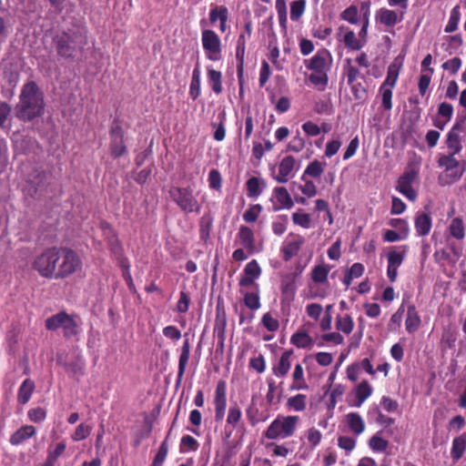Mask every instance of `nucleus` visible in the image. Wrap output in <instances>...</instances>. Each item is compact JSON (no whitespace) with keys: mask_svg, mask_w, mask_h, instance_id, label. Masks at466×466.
<instances>
[{"mask_svg":"<svg viewBox=\"0 0 466 466\" xmlns=\"http://www.w3.org/2000/svg\"><path fill=\"white\" fill-rule=\"evenodd\" d=\"M81 266L78 255L68 248H49L36 256L33 268L46 279H65Z\"/></svg>","mask_w":466,"mask_h":466,"instance_id":"f257e3e1","label":"nucleus"},{"mask_svg":"<svg viewBox=\"0 0 466 466\" xmlns=\"http://www.w3.org/2000/svg\"><path fill=\"white\" fill-rule=\"evenodd\" d=\"M53 174L43 166H28L24 173L22 188L25 198L43 200L53 193Z\"/></svg>","mask_w":466,"mask_h":466,"instance_id":"f03ea898","label":"nucleus"},{"mask_svg":"<svg viewBox=\"0 0 466 466\" xmlns=\"http://www.w3.org/2000/svg\"><path fill=\"white\" fill-rule=\"evenodd\" d=\"M44 95L35 81L24 85L19 103L15 106L16 116L24 121H31L44 113Z\"/></svg>","mask_w":466,"mask_h":466,"instance_id":"7ed1b4c3","label":"nucleus"},{"mask_svg":"<svg viewBox=\"0 0 466 466\" xmlns=\"http://www.w3.org/2000/svg\"><path fill=\"white\" fill-rule=\"evenodd\" d=\"M52 41L57 56L66 59L74 58L87 44L86 31L84 28L62 31L56 34Z\"/></svg>","mask_w":466,"mask_h":466,"instance_id":"20e7f679","label":"nucleus"},{"mask_svg":"<svg viewBox=\"0 0 466 466\" xmlns=\"http://www.w3.org/2000/svg\"><path fill=\"white\" fill-rule=\"evenodd\" d=\"M298 420L297 416H287L282 420L278 418L268 427L264 436L268 440L290 437L295 431Z\"/></svg>","mask_w":466,"mask_h":466,"instance_id":"39448f33","label":"nucleus"},{"mask_svg":"<svg viewBox=\"0 0 466 466\" xmlns=\"http://www.w3.org/2000/svg\"><path fill=\"white\" fill-rule=\"evenodd\" d=\"M109 151L114 159L119 158L127 153L125 143V132L118 118H115L109 130Z\"/></svg>","mask_w":466,"mask_h":466,"instance_id":"423d86ee","label":"nucleus"},{"mask_svg":"<svg viewBox=\"0 0 466 466\" xmlns=\"http://www.w3.org/2000/svg\"><path fill=\"white\" fill-rule=\"evenodd\" d=\"M169 195L183 211L190 213L199 210L198 200L194 198L190 189L186 187H172L169 190Z\"/></svg>","mask_w":466,"mask_h":466,"instance_id":"0eeeda50","label":"nucleus"},{"mask_svg":"<svg viewBox=\"0 0 466 466\" xmlns=\"http://www.w3.org/2000/svg\"><path fill=\"white\" fill-rule=\"evenodd\" d=\"M456 154L449 153L448 155H441L438 159V165L444 167L445 171H451L450 177L453 180H459L464 171V167L458 169L460 162L455 158Z\"/></svg>","mask_w":466,"mask_h":466,"instance_id":"6e6552de","label":"nucleus"},{"mask_svg":"<svg viewBox=\"0 0 466 466\" xmlns=\"http://www.w3.org/2000/svg\"><path fill=\"white\" fill-rule=\"evenodd\" d=\"M463 131V126L461 123H456L449 131L446 139V145L449 153L458 154L461 152L462 146L461 143V132Z\"/></svg>","mask_w":466,"mask_h":466,"instance_id":"1a4fd4ad","label":"nucleus"},{"mask_svg":"<svg viewBox=\"0 0 466 466\" xmlns=\"http://www.w3.org/2000/svg\"><path fill=\"white\" fill-rule=\"evenodd\" d=\"M261 268L257 260L248 262L244 268V275L239 279V286L248 287L254 284L255 279L259 277Z\"/></svg>","mask_w":466,"mask_h":466,"instance_id":"9d476101","label":"nucleus"},{"mask_svg":"<svg viewBox=\"0 0 466 466\" xmlns=\"http://www.w3.org/2000/svg\"><path fill=\"white\" fill-rule=\"evenodd\" d=\"M202 44L204 49L210 54H218L221 50L220 40L212 30L206 29L202 32Z\"/></svg>","mask_w":466,"mask_h":466,"instance_id":"9b49d317","label":"nucleus"},{"mask_svg":"<svg viewBox=\"0 0 466 466\" xmlns=\"http://www.w3.org/2000/svg\"><path fill=\"white\" fill-rule=\"evenodd\" d=\"M418 236H427L431 228V218L427 213H418L414 219Z\"/></svg>","mask_w":466,"mask_h":466,"instance_id":"f8f14e48","label":"nucleus"},{"mask_svg":"<svg viewBox=\"0 0 466 466\" xmlns=\"http://www.w3.org/2000/svg\"><path fill=\"white\" fill-rule=\"evenodd\" d=\"M189 353H190L189 341H188V339H186L184 341V344L182 346V349H181V354H180L179 361H178V372H177V386H178L182 381V378L184 376L186 367H187V364L189 360Z\"/></svg>","mask_w":466,"mask_h":466,"instance_id":"ddd939ff","label":"nucleus"},{"mask_svg":"<svg viewBox=\"0 0 466 466\" xmlns=\"http://www.w3.org/2000/svg\"><path fill=\"white\" fill-rule=\"evenodd\" d=\"M295 275H287L281 282V291L283 294V300L288 302L292 301L295 296Z\"/></svg>","mask_w":466,"mask_h":466,"instance_id":"4468645a","label":"nucleus"},{"mask_svg":"<svg viewBox=\"0 0 466 466\" xmlns=\"http://www.w3.org/2000/svg\"><path fill=\"white\" fill-rule=\"evenodd\" d=\"M35 433V428L31 425H25L15 431L10 438L13 445H19Z\"/></svg>","mask_w":466,"mask_h":466,"instance_id":"2eb2a0df","label":"nucleus"},{"mask_svg":"<svg viewBox=\"0 0 466 466\" xmlns=\"http://www.w3.org/2000/svg\"><path fill=\"white\" fill-rule=\"evenodd\" d=\"M293 350H286L282 353L279 364L273 368V373L278 377H285L290 369V357Z\"/></svg>","mask_w":466,"mask_h":466,"instance_id":"dca6fc26","label":"nucleus"},{"mask_svg":"<svg viewBox=\"0 0 466 466\" xmlns=\"http://www.w3.org/2000/svg\"><path fill=\"white\" fill-rule=\"evenodd\" d=\"M329 55L328 50L322 49L319 51L309 62L307 68L314 72H321L326 67V56Z\"/></svg>","mask_w":466,"mask_h":466,"instance_id":"f3484780","label":"nucleus"},{"mask_svg":"<svg viewBox=\"0 0 466 466\" xmlns=\"http://www.w3.org/2000/svg\"><path fill=\"white\" fill-rule=\"evenodd\" d=\"M420 324V318L418 315L414 305L408 307L407 319L405 320L406 329L409 333L416 331Z\"/></svg>","mask_w":466,"mask_h":466,"instance_id":"a211bd4d","label":"nucleus"},{"mask_svg":"<svg viewBox=\"0 0 466 466\" xmlns=\"http://www.w3.org/2000/svg\"><path fill=\"white\" fill-rule=\"evenodd\" d=\"M238 238L241 245L246 248L249 252L254 250L255 239L253 231L246 226H241L238 232Z\"/></svg>","mask_w":466,"mask_h":466,"instance_id":"6ab92c4d","label":"nucleus"},{"mask_svg":"<svg viewBox=\"0 0 466 466\" xmlns=\"http://www.w3.org/2000/svg\"><path fill=\"white\" fill-rule=\"evenodd\" d=\"M106 228H108V231H109L108 232L109 235L107 236L108 247H109L111 252L113 253V255L116 258H120L123 255V248L120 244V241H119L116 234L115 233V231L110 228L108 224H106Z\"/></svg>","mask_w":466,"mask_h":466,"instance_id":"aec40b11","label":"nucleus"},{"mask_svg":"<svg viewBox=\"0 0 466 466\" xmlns=\"http://www.w3.org/2000/svg\"><path fill=\"white\" fill-rule=\"evenodd\" d=\"M466 449V433L456 437L452 441L451 457L454 461H459Z\"/></svg>","mask_w":466,"mask_h":466,"instance_id":"412c9836","label":"nucleus"},{"mask_svg":"<svg viewBox=\"0 0 466 466\" xmlns=\"http://www.w3.org/2000/svg\"><path fill=\"white\" fill-rule=\"evenodd\" d=\"M304 241H305L304 238L300 237V238H299L298 240L289 242L285 247H283L282 248L283 259L285 261H289L291 259V258L296 256L299 253L301 246L304 244Z\"/></svg>","mask_w":466,"mask_h":466,"instance_id":"4be33fe9","label":"nucleus"},{"mask_svg":"<svg viewBox=\"0 0 466 466\" xmlns=\"http://www.w3.org/2000/svg\"><path fill=\"white\" fill-rule=\"evenodd\" d=\"M35 384L34 382L26 379L21 385L18 391V401L21 404H25L31 398V395L34 391Z\"/></svg>","mask_w":466,"mask_h":466,"instance_id":"5701e85b","label":"nucleus"},{"mask_svg":"<svg viewBox=\"0 0 466 466\" xmlns=\"http://www.w3.org/2000/svg\"><path fill=\"white\" fill-rule=\"evenodd\" d=\"M347 422L351 431L357 435L362 433L365 429L364 422L358 413H349L347 415Z\"/></svg>","mask_w":466,"mask_h":466,"instance_id":"b1692460","label":"nucleus"},{"mask_svg":"<svg viewBox=\"0 0 466 466\" xmlns=\"http://www.w3.org/2000/svg\"><path fill=\"white\" fill-rule=\"evenodd\" d=\"M372 393V388L370 386L367 380H363L356 388L357 407H360L366 399H368Z\"/></svg>","mask_w":466,"mask_h":466,"instance_id":"393cba45","label":"nucleus"},{"mask_svg":"<svg viewBox=\"0 0 466 466\" xmlns=\"http://www.w3.org/2000/svg\"><path fill=\"white\" fill-rule=\"evenodd\" d=\"M274 193L278 202L281 204L282 208L289 209L293 207V200L285 187H276Z\"/></svg>","mask_w":466,"mask_h":466,"instance_id":"a878e982","label":"nucleus"},{"mask_svg":"<svg viewBox=\"0 0 466 466\" xmlns=\"http://www.w3.org/2000/svg\"><path fill=\"white\" fill-rule=\"evenodd\" d=\"M67 315L68 314L65 311L53 315L46 320V328L48 330H56L58 328H63Z\"/></svg>","mask_w":466,"mask_h":466,"instance_id":"bb28decb","label":"nucleus"},{"mask_svg":"<svg viewBox=\"0 0 466 466\" xmlns=\"http://www.w3.org/2000/svg\"><path fill=\"white\" fill-rule=\"evenodd\" d=\"M291 343L298 348H308L312 345V339L305 331H299L292 335Z\"/></svg>","mask_w":466,"mask_h":466,"instance_id":"cd10ccee","label":"nucleus"},{"mask_svg":"<svg viewBox=\"0 0 466 466\" xmlns=\"http://www.w3.org/2000/svg\"><path fill=\"white\" fill-rule=\"evenodd\" d=\"M344 44L346 47L350 48L352 50H360L362 48L366 40L362 41L360 39H357L355 33L353 31H348L344 35Z\"/></svg>","mask_w":466,"mask_h":466,"instance_id":"c85d7f7f","label":"nucleus"},{"mask_svg":"<svg viewBox=\"0 0 466 466\" xmlns=\"http://www.w3.org/2000/svg\"><path fill=\"white\" fill-rule=\"evenodd\" d=\"M326 164L320 163L319 160H314L309 164L307 168L304 171L302 179H304L305 176H309L315 178L319 177L324 172V166Z\"/></svg>","mask_w":466,"mask_h":466,"instance_id":"c756f323","label":"nucleus"},{"mask_svg":"<svg viewBox=\"0 0 466 466\" xmlns=\"http://www.w3.org/2000/svg\"><path fill=\"white\" fill-rule=\"evenodd\" d=\"M189 94L193 100H196L200 95V72L198 67L193 70Z\"/></svg>","mask_w":466,"mask_h":466,"instance_id":"7c9ffc66","label":"nucleus"},{"mask_svg":"<svg viewBox=\"0 0 466 466\" xmlns=\"http://www.w3.org/2000/svg\"><path fill=\"white\" fill-rule=\"evenodd\" d=\"M169 435H170V431L168 432L165 441L159 446L158 451L154 458V461H153V463L151 466H161L162 463L164 462V461L167 455V451H168L167 440H168Z\"/></svg>","mask_w":466,"mask_h":466,"instance_id":"2f4dec72","label":"nucleus"},{"mask_svg":"<svg viewBox=\"0 0 466 466\" xmlns=\"http://www.w3.org/2000/svg\"><path fill=\"white\" fill-rule=\"evenodd\" d=\"M400 66L396 63H392L388 67L387 77L382 85L385 86L394 87L399 76Z\"/></svg>","mask_w":466,"mask_h":466,"instance_id":"473e14b6","label":"nucleus"},{"mask_svg":"<svg viewBox=\"0 0 466 466\" xmlns=\"http://www.w3.org/2000/svg\"><path fill=\"white\" fill-rule=\"evenodd\" d=\"M461 18L460 6L456 5L451 12L450 19L448 25H446L444 31L446 33H452L457 30L458 24Z\"/></svg>","mask_w":466,"mask_h":466,"instance_id":"72a5a7b5","label":"nucleus"},{"mask_svg":"<svg viewBox=\"0 0 466 466\" xmlns=\"http://www.w3.org/2000/svg\"><path fill=\"white\" fill-rule=\"evenodd\" d=\"M450 233L457 239H462L464 238V225L460 218H455L451 220Z\"/></svg>","mask_w":466,"mask_h":466,"instance_id":"f704fd0d","label":"nucleus"},{"mask_svg":"<svg viewBox=\"0 0 466 466\" xmlns=\"http://www.w3.org/2000/svg\"><path fill=\"white\" fill-rule=\"evenodd\" d=\"M306 8V0H296L290 4V18L298 21L303 15Z\"/></svg>","mask_w":466,"mask_h":466,"instance_id":"c9c22d12","label":"nucleus"},{"mask_svg":"<svg viewBox=\"0 0 466 466\" xmlns=\"http://www.w3.org/2000/svg\"><path fill=\"white\" fill-rule=\"evenodd\" d=\"M336 328L339 330L346 334H350L353 329V320L350 315H346L345 317L338 316L336 321Z\"/></svg>","mask_w":466,"mask_h":466,"instance_id":"e433bc0d","label":"nucleus"},{"mask_svg":"<svg viewBox=\"0 0 466 466\" xmlns=\"http://www.w3.org/2000/svg\"><path fill=\"white\" fill-rule=\"evenodd\" d=\"M208 75L210 82H212V90L216 94H220L222 92L221 73L215 69H208Z\"/></svg>","mask_w":466,"mask_h":466,"instance_id":"4c0bfd02","label":"nucleus"},{"mask_svg":"<svg viewBox=\"0 0 466 466\" xmlns=\"http://www.w3.org/2000/svg\"><path fill=\"white\" fill-rule=\"evenodd\" d=\"M276 9L279 15V25L283 31H287V6L286 0H276Z\"/></svg>","mask_w":466,"mask_h":466,"instance_id":"58836bf2","label":"nucleus"},{"mask_svg":"<svg viewBox=\"0 0 466 466\" xmlns=\"http://www.w3.org/2000/svg\"><path fill=\"white\" fill-rule=\"evenodd\" d=\"M62 329L66 338H71L78 334V326L73 318L69 315H67Z\"/></svg>","mask_w":466,"mask_h":466,"instance_id":"ea45409f","label":"nucleus"},{"mask_svg":"<svg viewBox=\"0 0 466 466\" xmlns=\"http://www.w3.org/2000/svg\"><path fill=\"white\" fill-rule=\"evenodd\" d=\"M380 21L385 25L392 26L398 21L397 13L393 10L383 9L380 14Z\"/></svg>","mask_w":466,"mask_h":466,"instance_id":"a19ab883","label":"nucleus"},{"mask_svg":"<svg viewBox=\"0 0 466 466\" xmlns=\"http://www.w3.org/2000/svg\"><path fill=\"white\" fill-rule=\"evenodd\" d=\"M329 269L323 265L316 266L311 274L312 280L315 283H323L327 280Z\"/></svg>","mask_w":466,"mask_h":466,"instance_id":"79ce46f5","label":"nucleus"},{"mask_svg":"<svg viewBox=\"0 0 466 466\" xmlns=\"http://www.w3.org/2000/svg\"><path fill=\"white\" fill-rule=\"evenodd\" d=\"M248 196L249 198H257L261 194L259 179L252 177L247 181Z\"/></svg>","mask_w":466,"mask_h":466,"instance_id":"37998d69","label":"nucleus"},{"mask_svg":"<svg viewBox=\"0 0 466 466\" xmlns=\"http://www.w3.org/2000/svg\"><path fill=\"white\" fill-rule=\"evenodd\" d=\"M288 405L298 411L306 409V396L304 394H298L288 400Z\"/></svg>","mask_w":466,"mask_h":466,"instance_id":"c03bdc74","label":"nucleus"},{"mask_svg":"<svg viewBox=\"0 0 466 466\" xmlns=\"http://www.w3.org/2000/svg\"><path fill=\"white\" fill-rule=\"evenodd\" d=\"M369 445L373 451H384L388 448L389 442L378 435H374L370 439Z\"/></svg>","mask_w":466,"mask_h":466,"instance_id":"a18cd8bd","label":"nucleus"},{"mask_svg":"<svg viewBox=\"0 0 466 466\" xmlns=\"http://www.w3.org/2000/svg\"><path fill=\"white\" fill-rule=\"evenodd\" d=\"M340 17L350 24H357L359 21L358 8L355 5L349 6L341 13Z\"/></svg>","mask_w":466,"mask_h":466,"instance_id":"49530a36","label":"nucleus"},{"mask_svg":"<svg viewBox=\"0 0 466 466\" xmlns=\"http://www.w3.org/2000/svg\"><path fill=\"white\" fill-rule=\"evenodd\" d=\"M392 87L385 86L381 85L380 92L382 95V106L385 110H390L392 107L391 97H392Z\"/></svg>","mask_w":466,"mask_h":466,"instance_id":"de8ad7c7","label":"nucleus"},{"mask_svg":"<svg viewBox=\"0 0 466 466\" xmlns=\"http://www.w3.org/2000/svg\"><path fill=\"white\" fill-rule=\"evenodd\" d=\"M244 303L248 309L252 310L260 308L259 297L256 293H246L244 297Z\"/></svg>","mask_w":466,"mask_h":466,"instance_id":"09e8293b","label":"nucleus"},{"mask_svg":"<svg viewBox=\"0 0 466 466\" xmlns=\"http://www.w3.org/2000/svg\"><path fill=\"white\" fill-rule=\"evenodd\" d=\"M428 71L430 74H423L420 76L419 79V91L422 96L425 95L427 89L429 88L433 68H428Z\"/></svg>","mask_w":466,"mask_h":466,"instance_id":"8fccbe9b","label":"nucleus"},{"mask_svg":"<svg viewBox=\"0 0 466 466\" xmlns=\"http://www.w3.org/2000/svg\"><path fill=\"white\" fill-rule=\"evenodd\" d=\"M181 451H183V449H187L188 451H197L198 449V441L193 438L190 435H185L181 439Z\"/></svg>","mask_w":466,"mask_h":466,"instance_id":"3c124183","label":"nucleus"},{"mask_svg":"<svg viewBox=\"0 0 466 466\" xmlns=\"http://www.w3.org/2000/svg\"><path fill=\"white\" fill-rule=\"evenodd\" d=\"M261 322L269 331H276L279 327L278 319H274L270 313L264 314Z\"/></svg>","mask_w":466,"mask_h":466,"instance_id":"603ef678","label":"nucleus"},{"mask_svg":"<svg viewBox=\"0 0 466 466\" xmlns=\"http://www.w3.org/2000/svg\"><path fill=\"white\" fill-rule=\"evenodd\" d=\"M292 220L295 224L301 226L304 228L310 227V217L307 213H294L292 215Z\"/></svg>","mask_w":466,"mask_h":466,"instance_id":"864d4df0","label":"nucleus"},{"mask_svg":"<svg viewBox=\"0 0 466 466\" xmlns=\"http://www.w3.org/2000/svg\"><path fill=\"white\" fill-rule=\"evenodd\" d=\"M404 253H400L395 250H391L388 253V265L392 267H399L401 265L404 259Z\"/></svg>","mask_w":466,"mask_h":466,"instance_id":"5fc2aeb1","label":"nucleus"},{"mask_svg":"<svg viewBox=\"0 0 466 466\" xmlns=\"http://www.w3.org/2000/svg\"><path fill=\"white\" fill-rule=\"evenodd\" d=\"M260 210H261L260 205H254L253 207H251L249 209H248L244 213V215H243L244 220L248 223L255 222L258 217Z\"/></svg>","mask_w":466,"mask_h":466,"instance_id":"6e6d98bb","label":"nucleus"},{"mask_svg":"<svg viewBox=\"0 0 466 466\" xmlns=\"http://www.w3.org/2000/svg\"><path fill=\"white\" fill-rule=\"evenodd\" d=\"M89 434L90 427L81 423L76 427L74 434L72 435V438L74 441H82L85 440Z\"/></svg>","mask_w":466,"mask_h":466,"instance_id":"4d7b16f0","label":"nucleus"},{"mask_svg":"<svg viewBox=\"0 0 466 466\" xmlns=\"http://www.w3.org/2000/svg\"><path fill=\"white\" fill-rule=\"evenodd\" d=\"M294 164L295 158L292 156H288L282 159L279 166V169L280 172L289 175L294 167Z\"/></svg>","mask_w":466,"mask_h":466,"instance_id":"13d9d810","label":"nucleus"},{"mask_svg":"<svg viewBox=\"0 0 466 466\" xmlns=\"http://www.w3.org/2000/svg\"><path fill=\"white\" fill-rule=\"evenodd\" d=\"M397 189L411 201H414L417 198V193L411 185L398 184Z\"/></svg>","mask_w":466,"mask_h":466,"instance_id":"bf43d9fd","label":"nucleus"},{"mask_svg":"<svg viewBox=\"0 0 466 466\" xmlns=\"http://www.w3.org/2000/svg\"><path fill=\"white\" fill-rule=\"evenodd\" d=\"M338 445L339 448L347 451H351L356 445V441L353 438L347 437V436H340L338 439Z\"/></svg>","mask_w":466,"mask_h":466,"instance_id":"052dcab7","label":"nucleus"},{"mask_svg":"<svg viewBox=\"0 0 466 466\" xmlns=\"http://www.w3.org/2000/svg\"><path fill=\"white\" fill-rule=\"evenodd\" d=\"M309 79L315 86H326L328 84V76L325 71L315 72L309 76Z\"/></svg>","mask_w":466,"mask_h":466,"instance_id":"680f3d73","label":"nucleus"},{"mask_svg":"<svg viewBox=\"0 0 466 466\" xmlns=\"http://www.w3.org/2000/svg\"><path fill=\"white\" fill-rule=\"evenodd\" d=\"M461 66V60L459 57H454L443 63L442 68L450 70L452 75H455Z\"/></svg>","mask_w":466,"mask_h":466,"instance_id":"e2e57ef3","label":"nucleus"},{"mask_svg":"<svg viewBox=\"0 0 466 466\" xmlns=\"http://www.w3.org/2000/svg\"><path fill=\"white\" fill-rule=\"evenodd\" d=\"M65 450L66 444L63 442L58 443L54 451H49L46 460L55 465L56 461H57L59 456L62 455Z\"/></svg>","mask_w":466,"mask_h":466,"instance_id":"0e129e2a","label":"nucleus"},{"mask_svg":"<svg viewBox=\"0 0 466 466\" xmlns=\"http://www.w3.org/2000/svg\"><path fill=\"white\" fill-rule=\"evenodd\" d=\"M208 181L212 188L218 189L221 187V176L217 169L210 170Z\"/></svg>","mask_w":466,"mask_h":466,"instance_id":"69168bd1","label":"nucleus"},{"mask_svg":"<svg viewBox=\"0 0 466 466\" xmlns=\"http://www.w3.org/2000/svg\"><path fill=\"white\" fill-rule=\"evenodd\" d=\"M304 132L311 137H316L320 133V127L311 121H308L302 125Z\"/></svg>","mask_w":466,"mask_h":466,"instance_id":"338daca9","label":"nucleus"},{"mask_svg":"<svg viewBox=\"0 0 466 466\" xmlns=\"http://www.w3.org/2000/svg\"><path fill=\"white\" fill-rule=\"evenodd\" d=\"M46 410L42 408L32 409L28 411L29 419L34 422H39L46 418Z\"/></svg>","mask_w":466,"mask_h":466,"instance_id":"774afa93","label":"nucleus"}]
</instances>
